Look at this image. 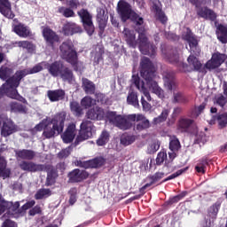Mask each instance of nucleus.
I'll return each mask as SVG.
<instances>
[{
  "instance_id": "nucleus-1",
  "label": "nucleus",
  "mask_w": 227,
  "mask_h": 227,
  "mask_svg": "<svg viewBox=\"0 0 227 227\" xmlns=\"http://www.w3.org/2000/svg\"><path fill=\"white\" fill-rule=\"evenodd\" d=\"M141 67V76L143 79H145L146 84L145 82L141 81L139 79V76L133 74L131 79V88H137V90L143 93L144 97H145L146 100L148 102L152 101V96H150V90L153 91L159 98H164V90L159 87V84L156 83L155 81H153L154 74H155V66L152 61H150V59L144 57L141 59L140 62ZM149 88V90H148Z\"/></svg>"
},
{
  "instance_id": "nucleus-2",
  "label": "nucleus",
  "mask_w": 227,
  "mask_h": 227,
  "mask_svg": "<svg viewBox=\"0 0 227 227\" xmlns=\"http://www.w3.org/2000/svg\"><path fill=\"white\" fill-rule=\"evenodd\" d=\"M106 118L110 123L121 130H129L134 125V121H141L137 125V130H145V129L150 128V121L143 114L120 115L115 112H108Z\"/></svg>"
},
{
  "instance_id": "nucleus-3",
  "label": "nucleus",
  "mask_w": 227,
  "mask_h": 227,
  "mask_svg": "<svg viewBox=\"0 0 227 227\" xmlns=\"http://www.w3.org/2000/svg\"><path fill=\"white\" fill-rule=\"evenodd\" d=\"M43 68H48L47 62L39 63L32 68L17 71L12 77L10 78L5 84H4V89L10 98L20 100V95H19V91H17L18 86H20V81H22L26 75H31L33 74L42 72Z\"/></svg>"
},
{
  "instance_id": "nucleus-4",
  "label": "nucleus",
  "mask_w": 227,
  "mask_h": 227,
  "mask_svg": "<svg viewBox=\"0 0 227 227\" xmlns=\"http://www.w3.org/2000/svg\"><path fill=\"white\" fill-rule=\"evenodd\" d=\"M65 120H67V113L61 112L57 114L51 120H43L35 127V130L38 132L44 130L43 136L48 139L54 137V136H59L63 132V129H65Z\"/></svg>"
},
{
  "instance_id": "nucleus-5",
  "label": "nucleus",
  "mask_w": 227,
  "mask_h": 227,
  "mask_svg": "<svg viewBox=\"0 0 227 227\" xmlns=\"http://www.w3.org/2000/svg\"><path fill=\"white\" fill-rule=\"evenodd\" d=\"M183 39L185 40L190 46L191 55L187 59L190 68H192V70H200V68H201V62H200L198 58L195 57L201 52L200 46H198V40L188 28L186 29L185 33L183 34ZM192 54H195V56Z\"/></svg>"
},
{
  "instance_id": "nucleus-6",
  "label": "nucleus",
  "mask_w": 227,
  "mask_h": 227,
  "mask_svg": "<svg viewBox=\"0 0 227 227\" xmlns=\"http://www.w3.org/2000/svg\"><path fill=\"white\" fill-rule=\"evenodd\" d=\"M163 81L166 90L173 93V104H185V102H187V98L178 90V84L175 81L173 73L168 71L164 72Z\"/></svg>"
},
{
  "instance_id": "nucleus-7",
  "label": "nucleus",
  "mask_w": 227,
  "mask_h": 227,
  "mask_svg": "<svg viewBox=\"0 0 227 227\" xmlns=\"http://www.w3.org/2000/svg\"><path fill=\"white\" fill-rule=\"evenodd\" d=\"M117 12L123 22H126V20H133V22H136L137 26H141L143 24V19L137 15V13H135L134 11H132V7H130V4L129 3L121 0L117 4Z\"/></svg>"
},
{
  "instance_id": "nucleus-8",
  "label": "nucleus",
  "mask_w": 227,
  "mask_h": 227,
  "mask_svg": "<svg viewBox=\"0 0 227 227\" xmlns=\"http://www.w3.org/2000/svg\"><path fill=\"white\" fill-rule=\"evenodd\" d=\"M60 54L63 59H66L67 63H71V65H75L77 63V52L74 48L72 41H67L61 44Z\"/></svg>"
},
{
  "instance_id": "nucleus-9",
  "label": "nucleus",
  "mask_w": 227,
  "mask_h": 227,
  "mask_svg": "<svg viewBox=\"0 0 227 227\" xmlns=\"http://www.w3.org/2000/svg\"><path fill=\"white\" fill-rule=\"evenodd\" d=\"M138 44L142 54H145V56H155L157 48L148 42L146 33H145V30L142 28L138 30Z\"/></svg>"
},
{
  "instance_id": "nucleus-10",
  "label": "nucleus",
  "mask_w": 227,
  "mask_h": 227,
  "mask_svg": "<svg viewBox=\"0 0 227 227\" xmlns=\"http://www.w3.org/2000/svg\"><path fill=\"white\" fill-rule=\"evenodd\" d=\"M20 207V204L19 201L13 204V202L6 201L3 196H0V215L4 212H6L3 215V219H6V217H12V215H13V214L19 210Z\"/></svg>"
},
{
  "instance_id": "nucleus-11",
  "label": "nucleus",
  "mask_w": 227,
  "mask_h": 227,
  "mask_svg": "<svg viewBox=\"0 0 227 227\" xmlns=\"http://www.w3.org/2000/svg\"><path fill=\"white\" fill-rule=\"evenodd\" d=\"M78 15L81 18L84 29L91 36L93 33L95 32V26H93V20H91V14L88 12V11L82 9L80 12H78Z\"/></svg>"
},
{
  "instance_id": "nucleus-12",
  "label": "nucleus",
  "mask_w": 227,
  "mask_h": 227,
  "mask_svg": "<svg viewBox=\"0 0 227 227\" xmlns=\"http://www.w3.org/2000/svg\"><path fill=\"white\" fill-rule=\"evenodd\" d=\"M91 130H93V124H91V121H85L82 122L79 135L76 137V142L81 143L86 141V139H90V137L93 136Z\"/></svg>"
},
{
  "instance_id": "nucleus-13",
  "label": "nucleus",
  "mask_w": 227,
  "mask_h": 227,
  "mask_svg": "<svg viewBox=\"0 0 227 227\" xmlns=\"http://www.w3.org/2000/svg\"><path fill=\"white\" fill-rule=\"evenodd\" d=\"M224 59H226L224 54L215 53L211 59L206 63L205 67L207 70H215V68H219L224 63Z\"/></svg>"
},
{
  "instance_id": "nucleus-14",
  "label": "nucleus",
  "mask_w": 227,
  "mask_h": 227,
  "mask_svg": "<svg viewBox=\"0 0 227 227\" xmlns=\"http://www.w3.org/2000/svg\"><path fill=\"white\" fill-rule=\"evenodd\" d=\"M12 74H13V69L6 67V66H2L0 67V79H2V81H6L3 85L2 88L0 89V98L1 97H3V94L7 95V97H10L8 95V93H6V90H4V84L6 82H8V81H10V79H12V77H10L12 75Z\"/></svg>"
},
{
  "instance_id": "nucleus-15",
  "label": "nucleus",
  "mask_w": 227,
  "mask_h": 227,
  "mask_svg": "<svg viewBox=\"0 0 227 227\" xmlns=\"http://www.w3.org/2000/svg\"><path fill=\"white\" fill-rule=\"evenodd\" d=\"M1 123H3L1 134L4 137H8V136H11V134L15 132V125L12 120L0 117V125Z\"/></svg>"
},
{
  "instance_id": "nucleus-16",
  "label": "nucleus",
  "mask_w": 227,
  "mask_h": 227,
  "mask_svg": "<svg viewBox=\"0 0 227 227\" xmlns=\"http://www.w3.org/2000/svg\"><path fill=\"white\" fill-rule=\"evenodd\" d=\"M77 136V129H75V124H70L66 131L61 135V138L64 143H72L75 137Z\"/></svg>"
},
{
  "instance_id": "nucleus-17",
  "label": "nucleus",
  "mask_w": 227,
  "mask_h": 227,
  "mask_svg": "<svg viewBox=\"0 0 227 227\" xmlns=\"http://www.w3.org/2000/svg\"><path fill=\"white\" fill-rule=\"evenodd\" d=\"M90 176V174L85 170H81L79 168L74 169L72 172L68 174V178L70 182H82V180H86Z\"/></svg>"
},
{
  "instance_id": "nucleus-18",
  "label": "nucleus",
  "mask_w": 227,
  "mask_h": 227,
  "mask_svg": "<svg viewBox=\"0 0 227 227\" xmlns=\"http://www.w3.org/2000/svg\"><path fill=\"white\" fill-rule=\"evenodd\" d=\"M0 13L7 19L15 17V14L12 12V4L8 0H0Z\"/></svg>"
},
{
  "instance_id": "nucleus-19",
  "label": "nucleus",
  "mask_w": 227,
  "mask_h": 227,
  "mask_svg": "<svg viewBox=\"0 0 227 227\" xmlns=\"http://www.w3.org/2000/svg\"><path fill=\"white\" fill-rule=\"evenodd\" d=\"M197 13L199 17L206 19V20H211L212 22H214V20L217 19V14H215V12L212 11V9H209L208 7H202L199 9Z\"/></svg>"
},
{
  "instance_id": "nucleus-20",
  "label": "nucleus",
  "mask_w": 227,
  "mask_h": 227,
  "mask_svg": "<svg viewBox=\"0 0 227 227\" xmlns=\"http://www.w3.org/2000/svg\"><path fill=\"white\" fill-rule=\"evenodd\" d=\"M86 116L89 120H102L104 116H106V113L104 109L97 106L96 108L89 110Z\"/></svg>"
},
{
  "instance_id": "nucleus-21",
  "label": "nucleus",
  "mask_w": 227,
  "mask_h": 227,
  "mask_svg": "<svg viewBox=\"0 0 227 227\" xmlns=\"http://www.w3.org/2000/svg\"><path fill=\"white\" fill-rule=\"evenodd\" d=\"M13 31L18 35V36H20L21 38H27L29 35H31V30L27 26L19 23L18 25L13 26Z\"/></svg>"
},
{
  "instance_id": "nucleus-22",
  "label": "nucleus",
  "mask_w": 227,
  "mask_h": 227,
  "mask_svg": "<svg viewBox=\"0 0 227 227\" xmlns=\"http://www.w3.org/2000/svg\"><path fill=\"white\" fill-rule=\"evenodd\" d=\"M46 68H48L51 75H52L53 77H59V75L61 74V72L64 70L65 67L63 66V63L57 61L54 62L53 64H51L49 67V64H47Z\"/></svg>"
},
{
  "instance_id": "nucleus-23",
  "label": "nucleus",
  "mask_w": 227,
  "mask_h": 227,
  "mask_svg": "<svg viewBox=\"0 0 227 227\" xmlns=\"http://www.w3.org/2000/svg\"><path fill=\"white\" fill-rule=\"evenodd\" d=\"M122 34L124 35L127 43L129 44V47H136L137 45V42L136 41V33L134 31L124 28Z\"/></svg>"
},
{
  "instance_id": "nucleus-24",
  "label": "nucleus",
  "mask_w": 227,
  "mask_h": 227,
  "mask_svg": "<svg viewBox=\"0 0 227 227\" xmlns=\"http://www.w3.org/2000/svg\"><path fill=\"white\" fill-rule=\"evenodd\" d=\"M159 0H155L153 5V12H154L156 18L160 20L162 24H166L168 22V18L162 12V10L160 9V6L159 5Z\"/></svg>"
},
{
  "instance_id": "nucleus-25",
  "label": "nucleus",
  "mask_w": 227,
  "mask_h": 227,
  "mask_svg": "<svg viewBox=\"0 0 227 227\" xmlns=\"http://www.w3.org/2000/svg\"><path fill=\"white\" fill-rule=\"evenodd\" d=\"M47 95L51 102H59V100H63L65 98V90H48Z\"/></svg>"
},
{
  "instance_id": "nucleus-26",
  "label": "nucleus",
  "mask_w": 227,
  "mask_h": 227,
  "mask_svg": "<svg viewBox=\"0 0 227 227\" xmlns=\"http://www.w3.org/2000/svg\"><path fill=\"white\" fill-rule=\"evenodd\" d=\"M106 162V160H104V158L100 157V158H96L94 160H89V161H84L83 163H82V168H100V166H104Z\"/></svg>"
},
{
  "instance_id": "nucleus-27",
  "label": "nucleus",
  "mask_w": 227,
  "mask_h": 227,
  "mask_svg": "<svg viewBox=\"0 0 227 227\" xmlns=\"http://www.w3.org/2000/svg\"><path fill=\"white\" fill-rule=\"evenodd\" d=\"M43 35L48 43H54L59 40V37L51 28H43Z\"/></svg>"
},
{
  "instance_id": "nucleus-28",
  "label": "nucleus",
  "mask_w": 227,
  "mask_h": 227,
  "mask_svg": "<svg viewBox=\"0 0 227 227\" xmlns=\"http://www.w3.org/2000/svg\"><path fill=\"white\" fill-rule=\"evenodd\" d=\"M20 168L24 171H43V165H36L33 162H27V161H23L20 164Z\"/></svg>"
},
{
  "instance_id": "nucleus-29",
  "label": "nucleus",
  "mask_w": 227,
  "mask_h": 227,
  "mask_svg": "<svg viewBox=\"0 0 227 227\" xmlns=\"http://www.w3.org/2000/svg\"><path fill=\"white\" fill-rule=\"evenodd\" d=\"M63 32L66 35H74V33H81V28L75 23L67 22L63 27Z\"/></svg>"
},
{
  "instance_id": "nucleus-30",
  "label": "nucleus",
  "mask_w": 227,
  "mask_h": 227,
  "mask_svg": "<svg viewBox=\"0 0 227 227\" xmlns=\"http://www.w3.org/2000/svg\"><path fill=\"white\" fill-rule=\"evenodd\" d=\"M16 155L20 159H25L26 160H31L35 159L36 153H35V152H33L31 150L23 149V150L16 151Z\"/></svg>"
},
{
  "instance_id": "nucleus-31",
  "label": "nucleus",
  "mask_w": 227,
  "mask_h": 227,
  "mask_svg": "<svg viewBox=\"0 0 227 227\" xmlns=\"http://www.w3.org/2000/svg\"><path fill=\"white\" fill-rule=\"evenodd\" d=\"M216 35L218 40L222 43H227V27L223 25H219L217 27Z\"/></svg>"
},
{
  "instance_id": "nucleus-32",
  "label": "nucleus",
  "mask_w": 227,
  "mask_h": 227,
  "mask_svg": "<svg viewBox=\"0 0 227 227\" xmlns=\"http://www.w3.org/2000/svg\"><path fill=\"white\" fill-rule=\"evenodd\" d=\"M11 171L6 168V160L4 158L0 157V176L2 178H8L10 176Z\"/></svg>"
},
{
  "instance_id": "nucleus-33",
  "label": "nucleus",
  "mask_w": 227,
  "mask_h": 227,
  "mask_svg": "<svg viewBox=\"0 0 227 227\" xmlns=\"http://www.w3.org/2000/svg\"><path fill=\"white\" fill-rule=\"evenodd\" d=\"M127 102L130 106H133L134 107H139V100L137 99V93L134 92V90H130L128 97H127Z\"/></svg>"
},
{
  "instance_id": "nucleus-34",
  "label": "nucleus",
  "mask_w": 227,
  "mask_h": 227,
  "mask_svg": "<svg viewBox=\"0 0 227 227\" xmlns=\"http://www.w3.org/2000/svg\"><path fill=\"white\" fill-rule=\"evenodd\" d=\"M59 75L64 81L70 83L74 82V74H72V71H70V69L67 67H64Z\"/></svg>"
},
{
  "instance_id": "nucleus-35",
  "label": "nucleus",
  "mask_w": 227,
  "mask_h": 227,
  "mask_svg": "<svg viewBox=\"0 0 227 227\" xmlns=\"http://www.w3.org/2000/svg\"><path fill=\"white\" fill-rule=\"evenodd\" d=\"M10 106H11V111L12 113H21V114L27 113V108L20 103L12 102L11 103Z\"/></svg>"
},
{
  "instance_id": "nucleus-36",
  "label": "nucleus",
  "mask_w": 227,
  "mask_h": 227,
  "mask_svg": "<svg viewBox=\"0 0 227 227\" xmlns=\"http://www.w3.org/2000/svg\"><path fill=\"white\" fill-rule=\"evenodd\" d=\"M82 87L86 93H89V94L95 93V84H93L91 81L86 78L82 79Z\"/></svg>"
},
{
  "instance_id": "nucleus-37",
  "label": "nucleus",
  "mask_w": 227,
  "mask_h": 227,
  "mask_svg": "<svg viewBox=\"0 0 227 227\" xmlns=\"http://www.w3.org/2000/svg\"><path fill=\"white\" fill-rule=\"evenodd\" d=\"M192 121L191 119H181L178 123V129L181 132H187V129L191 127Z\"/></svg>"
},
{
  "instance_id": "nucleus-38",
  "label": "nucleus",
  "mask_w": 227,
  "mask_h": 227,
  "mask_svg": "<svg viewBox=\"0 0 227 227\" xmlns=\"http://www.w3.org/2000/svg\"><path fill=\"white\" fill-rule=\"evenodd\" d=\"M16 45H18V47H22V49H27L28 52H35V45L28 41L16 42Z\"/></svg>"
},
{
  "instance_id": "nucleus-39",
  "label": "nucleus",
  "mask_w": 227,
  "mask_h": 227,
  "mask_svg": "<svg viewBox=\"0 0 227 227\" xmlns=\"http://www.w3.org/2000/svg\"><path fill=\"white\" fill-rule=\"evenodd\" d=\"M95 104H97V101L90 97H84L81 100V106L83 109H89V107L95 106Z\"/></svg>"
},
{
  "instance_id": "nucleus-40",
  "label": "nucleus",
  "mask_w": 227,
  "mask_h": 227,
  "mask_svg": "<svg viewBox=\"0 0 227 227\" xmlns=\"http://www.w3.org/2000/svg\"><path fill=\"white\" fill-rule=\"evenodd\" d=\"M109 143V133L107 131H103L97 140L98 146H104Z\"/></svg>"
},
{
  "instance_id": "nucleus-41",
  "label": "nucleus",
  "mask_w": 227,
  "mask_h": 227,
  "mask_svg": "<svg viewBox=\"0 0 227 227\" xmlns=\"http://www.w3.org/2000/svg\"><path fill=\"white\" fill-rule=\"evenodd\" d=\"M70 108L76 116H81V114H84L82 107H81V106H79V103L75 101L70 103Z\"/></svg>"
},
{
  "instance_id": "nucleus-42",
  "label": "nucleus",
  "mask_w": 227,
  "mask_h": 227,
  "mask_svg": "<svg viewBox=\"0 0 227 227\" xmlns=\"http://www.w3.org/2000/svg\"><path fill=\"white\" fill-rule=\"evenodd\" d=\"M169 115V109H163L160 115L153 119L155 124L162 123V121H166L168 120V116Z\"/></svg>"
},
{
  "instance_id": "nucleus-43",
  "label": "nucleus",
  "mask_w": 227,
  "mask_h": 227,
  "mask_svg": "<svg viewBox=\"0 0 227 227\" xmlns=\"http://www.w3.org/2000/svg\"><path fill=\"white\" fill-rule=\"evenodd\" d=\"M169 115V109H163L160 115L153 119L155 124L162 123V121H166L168 120V116Z\"/></svg>"
},
{
  "instance_id": "nucleus-44",
  "label": "nucleus",
  "mask_w": 227,
  "mask_h": 227,
  "mask_svg": "<svg viewBox=\"0 0 227 227\" xmlns=\"http://www.w3.org/2000/svg\"><path fill=\"white\" fill-rule=\"evenodd\" d=\"M50 189H40L35 195V200H43V198H49L51 196Z\"/></svg>"
},
{
  "instance_id": "nucleus-45",
  "label": "nucleus",
  "mask_w": 227,
  "mask_h": 227,
  "mask_svg": "<svg viewBox=\"0 0 227 227\" xmlns=\"http://www.w3.org/2000/svg\"><path fill=\"white\" fill-rule=\"evenodd\" d=\"M163 177H164V173H162V172L156 173L154 176H153L152 182L144 185L141 188V191H145V189L153 185V184H155V182H157V180H160V178H163Z\"/></svg>"
},
{
  "instance_id": "nucleus-46",
  "label": "nucleus",
  "mask_w": 227,
  "mask_h": 227,
  "mask_svg": "<svg viewBox=\"0 0 227 227\" xmlns=\"http://www.w3.org/2000/svg\"><path fill=\"white\" fill-rule=\"evenodd\" d=\"M136 141L135 136L123 135L121 137V144L124 145V146H129V145H132Z\"/></svg>"
},
{
  "instance_id": "nucleus-47",
  "label": "nucleus",
  "mask_w": 227,
  "mask_h": 227,
  "mask_svg": "<svg viewBox=\"0 0 227 227\" xmlns=\"http://www.w3.org/2000/svg\"><path fill=\"white\" fill-rule=\"evenodd\" d=\"M207 166H208V161L207 160H202L196 165L195 170L197 171V173L203 174L205 173V171H207Z\"/></svg>"
},
{
  "instance_id": "nucleus-48",
  "label": "nucleus",
  "mask_w": 227,
  "mask_h": 227,
  "mask_svg": "<svg viewBox=\"0 0 227 227\" xmlns=\"http://www.w3.org/2000/svg\"><path fill=\"white\" fill-rule=\"evenodd\" d=\"M59 13H61L64 17H74L75 13L70 8L67 7H59Z\"/></svg>"
},
{
  "instance_id": "nucleus-49",
  "label": "nucleus",
  "mask_w": 227,
  "mask_h": 227,
  "mask_svg": "<svg viewBox=\"0 0 227 227\" xmlns=\"http://www.w3.org/2000/svg\"><path fill=\"white\" fill-rule=\"evenodd\" d=\"M58 174L54 170H51L48 172L47 179H46V185H52L54 182H56V178Z\"/></svg>"
},
{
  "instance_id": "nucleus-50",
  "label": "nucleus",
  "mask_w": 227,
  "mask_h": 227,
  "mask_svg": "<svg viewBox=\"0 0 227 227\" xmlns=\"http://www.w3.org/2000/svg\"><path fill=\"white\" fill-rule=\"evenodd\" d=\"M178 148H180V141H178L175 137H172L170 138L169 149L171 152H176Z\"/></svg>"
},
{
  "instance_id": "nucleus-51",
  "label": "nucleus",
  "mask_w": 227,
  "mask_h": 227,
  "mask_svg": "<svg viewBox=\"0 0 227 227\" xmlns=\"http://www.w3.org/2000/svg\"><path fill=\"white\" fill-rule=\"evenodd\" d=\"M215 102L220 106V107H224V106H226L227 99L224 98V96H223V94H220L215 98Z\"/></svg>"
},
{
  "instance_id": "nucleus-52",
  "label": "nucleus",
  "mask_w": 227,
  "mask_h": 227,
  "mask_svg": "<svg viewBox=\"0 0 227 227\" xmlns=\"http://www.w3.org/2000/svg\"><path fill=\"white\" fill-rule=\"evenodd\" d=\"M159 148H160V143H159V141H154L148 146L147 152L149 153H155Z\"/></svg>"
},
{
  "instance_id": "nucleus-53",
  "label": "nucleus",
  "mask_w": 227,
  "mask_h": 227,
  "mask_svg": "<svg viewBox=\"0 0 227 227\" xmlns=\"http://www.w3.org/2000/svg\"><path fill=\"white\" fill-rule=\"evenodd\" d=\"M189 168H184L183 169L177 170L176 173L168 176L167 178L164 179V182H168V180H173L174 178H176L177 176H180L183 173H185Z\"/></svg>"
},
{
  "instance_id": "nucleus-54",
  "label": "nucleus",
  "mask_w": 227,
  "mask_h": 227,
  "mask_svg": "<svg viewBox=\"0 0 227 227\" xmlns=\"http://www.w3.org/2000/svg\"><path fill=\"white\" fill-rule=\"evenodd\" d=\"M98 14H97V20L98 22H106V11L102 8H98L97 10Z\"/></svg>"
},
{
  "instance_id": "nucleus-55",
  "label": "nucleus",
  "mask_w": 227,
  "mask_h": 227,
  "mask_svg": "<svg viewBox=\"0 0 227 227\" xmlns=\"http://www.w3.org/2000/svg\"><path fill=\"white\" fill-rule=\"evenodd\" d=\"M165 159H168V154L166 153V152H160L156 158V164H158V166H160V164L164 162Z\"/></svg>"
},
{
  "instance_id": "nucleus-56",
  "label": "nucleus",
  "mask_w": 227,
  "mask_h": 227,
  "mask_svg": "<svg viewBox=\"0 0 227 227\" xmlns=\"http://www.w3.org/2000/svg\"><path fill=\"white\" fill-rule=\"evenodd\" d=\"M218 125L220 127H226L227 125V114H222L217 117Z\"/></svg>"
},
{
  "instance_id": "nucleus-57",
  "label": "nucleus",
  "mask_w": 227,
  "mask_h": 227,
  "mask_svg": "<svg viewBox=\"0 0 227 227\" xmlns=\"http://www.w3.org/2000/svg\"><path fill=\"white\" fill-rule=\"evenodd\" d=\"M70 153H72V147H67L59 153V159H67Z\"/></svg>"
},
{
  "instance_id": "nucleus-58",
  "label": "nucleus",
  "mask_w": 227,
  "mask_h": 227,
  "mask_svg": "<svg viewBox=\"0 0 227 227\" xmlns=\"http://www.w3.org/2000/svg\"><path fill=\"white\" fill-rule=\"evenodd\" d=\"M70 198H69V203L70 205H74L75 201H77V197L75 194H77V190L76 189H71L69 192Z\"/></svg>"
},
{
  "instance_id": "nucleus-59",
  "label": "nucleus",
  "mask_w": 227,
  "mask_h": 227,
  "mask_svg": "<svg viewBox=\"0 0 227 227\" xmlns=\"http://www.w3.org/2000/svg\"><path fill=\"white\" fill-rule=\"evenodd\" d=\"M141 104L144 111L148 112L152 109V105H150L147 101L145 100V96L141 98Z\"/></svg>"
},
{
  "instance_id": "nucleus-60",
  "label": "nucleus",
  "mask_w": 227,
  "mask_h": 227,
  "mask_svg": "<svg viewBox=\"0 0 227 227\" xmlns=\"http://www.w3.org/2000/svg\"><path fill=\"white\" fill-rule=\"evenodd\" d=\"M42 208H40V206H35L34 208L29 210V215H36V214H41Z\"/></svg>"
},
{
  "instance_id": "nucleus-61",
  "label": "nucleus",
  "mask_w": 227,
  "mask_h": 227,
  "mask_svg": "<svg viewBox=\"0 0 227 227\" xmlns=\"http://www.w3.org/2000/svg\"><path fill=\"white\" fill-rule=\"evenodd\" d=\"M35 203L36 202L35 200H30V201L27 202L26 204H24L22 206V208H23V210H28V208H32V207H35Z\"/></svg>"
},
{
  "instance_id": "nucleus-62",
  "label": "nucleus",
  "mask_w": 227,
  "mask_h": 227,
  "mask_svg": "<svg viewBox=\"0 0 227 227\" xmlns=\"http://www.w3.org/2000/svg\"><path fill=\"white\" fill-rule=\"evenodd\" d=\"M2 227H17V224L13 221L7 219Z\"/></svg>"
},
{
  "instance_id": "nucleus-63",
  "label": "nucleus",
  "mask_w": 227,
  "mask_h": 227,
  "mask_svg": "<svg viewBox=\"0 0 227 227\" xmlns=\"http://www.w3.org/2000/svg\"><path fill=\"white\" fill-rule=\"evenodd\" d=\"M99 61H102V51L96 54L95 58H94V63H96V65H98Z\"/></svg>"
},
{
  "instance_id": "nucleus-64",
  "label": "nucleus",
  "mask_w": 227,
  "mask_h": 227,
  "mask_svg": "<svg viewBox=\"0 0 227 227\" xmlns=\"http://www.w3.org/2000/svg\"><path fill=\"white\" fill-rule=\"evenodd\" d=\"M79 1L77 0H71L69 2V5L71 6V8H77L79 6Z\"/></svg>"
}]
</instances>
